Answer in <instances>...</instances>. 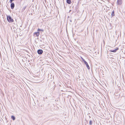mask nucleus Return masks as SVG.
Returning <instances> with one entry per match:
<instances>
[{"label": "nucleus", "instance_id": "nucleus-2", "mask_svg": "<svg viewBox=\"0 0 125 125\" xmlns=\"http://www.w3.org/2000/svg\"><path fill=\"white\" fill-rule=\"evenodd\" d=\"M82 59L83 61V62H84V64L86 65V67H87L88 69H89L90 68L87 62L83 58H82Z\"/></svg>", "mask_w": 125, "mask_h": 125}, {"label": "nucleus", "instance_id": "nucleus-5", "mask_svg": "<svg viewBox=\"0 0 125 125\" xmlns=\"http://www.w3.org/2000/svg\"><path fill=\"white\" fill-rule=\"evenodd\" d=\"M119 49V48H117L116 49L113 50H110L109 51L111 52H115L117 50Z\"/></svg>", "mask_w": 125, "mask_h": 125}, {"label": "nucleus", "instance_id": "nucleus-10", "mask_svg": "<svg viewBox=\"0 0 125 125\" xmlns=\"http://www.w3.org/2000/svg\"><path fill=\"white\" fill-rule=\"evenodd\" d=\"M115 13L114 10L111 13V16L113 17L115 16Z\"/></svg>", "mask_w": 125, "mask_h": 125}, {"label": "nucleus", "instance_id": "nucleus-6", "mask_svg": "<svg viewBox=\"0 0 125 125\" xmlns=\"http://www.w3.org/2000/svg\"><path fill=\"white\" fill-rule=\"evenodd\" d=\"M14 4L13 3H11L10 4L11 8L12 9H13L14 7Z\"/></svg>", "mask_w": 125, "mask_h": 125}, {"label": "nucleus", "instance_id": "nucleus-15", "mask_svg": "<svg viewBox=\"0 0 125 125\" xmlns=\"http://www.w3.org/2000/svg\"><path fill=\"white\" fill-rule=\"evenodd\" d=\"M70 21L71 22H72V20H70Z\"/></svg>", "mask_w": 125, "mask_h": 125}, {"label": "nucleus", "instance_id": "nucleus-4", "mask_svg": "<svg viewBox=\"0 0 125 125\" xmlns=\"http://www.w3.org/2000/svg\"><path fill=\"white\" fill-rule=\"evenodd\" d=\"M117 4L120 5L122 4V0H117Z\"/></svg>", "mask_w": 125, "mask_h": 125}, {"label": "nucleus", "instance_id": "nucleus-9", "mask_svg": "<svg viewBox=\"0 0 125 125\" xmlns=\"http://www.w3.org/2000/svg\"><path fill=\"white\" fill-rule=\"evenodd\" d=\"M66 2L69 4H71V2L70 0H67Z\"/></svg>", "mask_w": 125, "mask_h": 125}, {"label": "nucleus", "instance_id": "nucleus-14", "mask_svg": "<svg viewBox=\"0 0 125 125\" xmlns=\"http://www.w3.org/2000/svg\"><path fill=\"white\" fill-rule=\"evenodd\" d=\"M38 31H43V30H42V29H38Z\"/></svg>", "mask_w": 125, "mask_h": 125}, {"label": "nucleus", "instance_id": "nucleus-3", "mask_svg": "<svg viewBox=\"0 0 125 125\" xmlns=\"http://www.w3.org/2000/svg\"><path fill=\"white\" fill-rule=\"evenodd\" d=\"M37 52L39 54L41 55L43 53V51L41 49H39L37 50Z\"/></svg>", "mask_w": 125, "mask_h": 125}, {"label": "nucleus", "instance_id": "nucleus-1", "mask_svg": "<svg viewBox=\"0 0 125 125\" xmlns=\"http://www.w3.org/2000/svg\"><path fill=\"white\" fill-rule=\"evenodd\" d=\"M7 19L8 21L9 22H12L13 21V20L10 16H7Z\"/></svg>", "mask_w": 125, "mask_h": 125}, {"label": "nucleus", "instance_id": "nucleus-11", "mask_svg": "<svg viewBox=\"0 0 125 125\" xmlns=\"http://www.w3.org/2000/svg\"><path fill=\"white\" fill-rule=\"evenodd\" d=\"M11 118L13 120H14L15 119V117L14 116H11Z\"/></svg>", "mask_w": 125, "mask_h": 125}, {"label": "nucleus", "instance_id": "nucleus-12", "mask_svg": "<svg viewBox=\"0 0 125 125\" xmlns=\"http://www.w3.org/2000/svg\"><path fill=\"white\" fill-rule=\"evenodd\" d=\"M93 122L92 120H90L89 121V124L90 125H91L92 124Z\"/></svg>", "mask_w": 125, "mask_h": 125}, {"label": "nucleus", "instance_id": "nucleus-7", "mask_svg": "<svg viewBox=\"0 0 125 125\" xmlns=\"http://www.w3.org/2000/svg\"><path fill=\"white\" fill-rule=\"evenodd\" d=\"M40 34V33L38 31L36 32H35L34 33V35H36V36H38Z\"/></svg>", "mask_w": 125, "mask_h": 125}, {"label": "nucleus", "instance_id": "nucleus-8", "mask_svg": "<svg viewBox=\"0 0 125 125\" xmlns=\"http://www.w3.org/2000/svg\"><path fill=\"white\" fill-rule=\"evenodd\" d=\"M27 7V6H24L22 8V11H23L25 9L26 7Z\"/></svg>", "mask_w": 125, "mask_h": 125}, {"label": "nucleus", "instance_id": "nucleus-13", "mask_svg": "<svg viewBox=\"0 0 125 125\" xmlns=\"http://www.w3.org/2000/svg\"><path fill=\"white\" fill-rule=\"evenodd\" d=\"M14 0H10V3H13L12 2V1H13Z\"/></svg>", "mask_w": 125, "mask_h": 125}]
</instances>
